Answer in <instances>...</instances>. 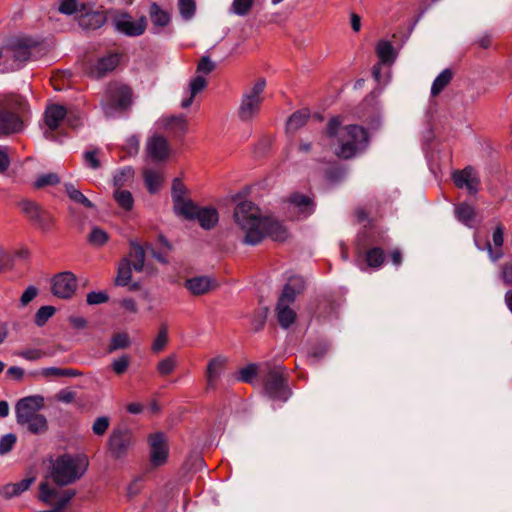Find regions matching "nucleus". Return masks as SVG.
<instances>
[{
  "label": "nucleus",
  "instance_id": "nucleus-1",
  "mask_svg": "<svg viewBox=\"0 0 512 512\" xmlns=\"http://www.w3.org/2000/svg\"><path fill=\"white\" fill-rule=\"evenodd\" d=\"M233 219L246 245L255 246L265 237L274 241H284L288 237V231L281 222L262 216L260 208L251 201L238 203L233 211Z\"/></svg>",
  "mask_w": 512,
  "mask_h": 512
},
{
  "label": "nucleus",
  "instance_id": "nucleus-2",
  "mask_svg": "<svg viewBox=\"0 0 512 512\" xmlns=\"http://www.w3.org/2000/svg\"><path fill=\"white\" fill-rule=\"evenodd\" d=\"M331 146L338 157L349 159L364 151L368 146L366 130L358 125L342 126L339 117L330 119L326 131Z\"/></svg>",
  "mask_w": 512,
  "mask_h": 512
},
{
  "label": "nucleus",
  "instance_id": "nucleus-3",
  "mask_svg": "<svg viewBox=\"0 0 512 512\" xmlns=\"http://www.w3.org/2000/svg\"><path fill=\"white\" fill-rule=\"evenodd\" d=\"M44 405L42 396H28L20 399L15 407L16 422L33 434L47 430V419L39 413Z\"/></svg>",
  "mask_w": 512,
  "mask_h": 512
},
{
  "label": "nucleus",
  "instance_id": "nucleus-4",
  "mask_svg": "<svg viewBox=\"0 0 512 512\" xmlns=\"http://www.w3.org/2000/svg\"><path fill=\"white\" fill-rule=\"evenodd\" d=\"M88 467V460L82 455H62L51 466L50 477L59 486L71 484L81 478Z\"/></svg>",
  "mask_w": 512,
  "mask_h": 512
},
{
  "label": "nucleus",
  "instance_id": "nucleus-5",
  "mask_svg": "<svg viewBox=\"0 0 512 512\" xmlns=\"http://www.w3.org/2000/svg\"><path fill=\"white\" fill-rule=\"evenodd\" d=\"M304 289L301 277H291L284 286L276 306L277 320L284 329L289 328L296 320V312L291 308L296 296Z\"/></svg>",
  "mask_w": 512,
  "mask_h": 512
},
{
  "label": "nucleus",
  "instance_id": "nucleus-6",
  "mask_svg": "<svg viewBox=\"0 0 512 512\" xmlns=\"http://www.w3.org/2000/svg\"><path fill=\"white\" fill-rule=\"evenodd\" d=\"M38 45L29 38H15L6 46L3 71H15L36 58Z\"/></svg>",
  "mask_w": 512,
  "mask_h": 512
},
{
  "label": "nucleus",
  "instance_id": "nucleus-7",
  "mask_svg": "<svg viewBox=\"0 0 512 512\" xmlns=\"http://www.w3.org/2000/svg\"><path fill=\"white\" fill-rule=\"evenodd\" d=\"M0 110V135H8L23 130L24 122L19 113L26 108V101L18 95H7Z\"/></svg>",
  "mask_w": 512,
  "mask_h": 512
},
{
  "label": "nucleus",
  "instance_id": "nucleus-8",
  "mask_svg": "<svg viewBox=\"0 0 512 512\" xmlns=\"http://www.w3.org/2000/svg\"><path fill=\"white\" fill-rule=\"evenodd\" d=\"M265 87L266 80L260 78L244 91L238 109V115L242 121H251L258 115L264 100L263 94Z\"/></svg>",
  "mask_w": 512,
  "mask_h": 512
},
{
  "label": "nucleus",
  "instance_id": "nucleus-9",
  "mask_svg": "<svg viewBox=\"0 0 512 512\" xmlns=\"http://www.w3.org/2000/svg\"><path fill=\"white\" fill-rule=\"evenodd\" d=\"M59 11L65 15L78 17L80 26L85 29H97L104 23L100 13L89 11L85 3H79L77 0H61Z\"/></svg>",
  "mask_w": 512,
  "mask_h": 512
},
{
  "label": "nucleus",
  "instance_id": "nucleus-10",
  "mask_svg": "<svg viewBox=\"0 0 512 512\" xmlns=\"http://www.w3.org/2000/svg\"><path fill=\"white\" fill-rule=\"evenodd\" d=\"M145 251L137 243H131L129 255L124 258L117 271L115 284L117 286H126L132 276V270L141 272L144 269Z\"/></svg>",
  "mask_w": 512,
  "mask_h": 512
},
{
  "label": "nucleus",
  "instance_id": "nucleus-11",
  "mask_svg": "<svg viewBox=\"0 0 512 512\" xmlns=\"http://www.w3.org/2000/svg\"><path fill=\"white\" fill-rule=\"evenodd\" d=\"M43 119V135L46 139L52 141H58L54 132L61 128L63 124H67L70 127L75 126L72 122V114L68 113V110L59 104L48 105L45 109Z\"/></svg>",
  "mask_w": 512,
  "mask_h": 512
},
{
  "label": "nucleus",
  "instance_id": "nucleus-12",
  "mask_svg": "<svg viewBox=\"0 0 512 512\" xmlns=\"http://www.w3.org/2000/svg\"><path fill=\"white\" fill-rule=\"evenodd\" d=\"M22 214L42 232L50 231L55 223L52 214L43 209L37 202L30 199H22L18 202Z\"/></svg>",
  "mask_w": 512,
  "mask_h": 512
},
{
  "label": "nucleus",
  "instance_id": "nucleus-13",
  "mask_svg": "<svg viewBox=\"0 0 512 512\" xmlns=\"http://www.w3.org/2000/svg\"><path fill=\"white\" fill-rule=\"evenodd\" d=\"M74 495L73 490H61L48 481L42 482L39 487V499L52 508L40 512H61Z\"/></svg>",
  "mask_w": 512,
  "mask_h": 512
},
{
  "label": "nucleus",
  "instance_id": "nucleus-14",
  "mask_svg": "<svg viewBox=\"0 0 512 512\" xmlns=\"http://www.w3.org/2000/svg\"><path fill=\"white\" fill-rule=\"evenodd\" d=\"M264 390L266 395L272 400L285 402L290 397L285 379L282 373V367L271 368L267 374Z\"/></svg>",
  "mask_w": 512,
  "mask_h": 512
},
{
  "label": "nucleus",
  "instance_id": "nucleus-15",
  "mask_svg": "<svg viewBox=\"0 0 512 512\" xmlns=\"http://www.w3.org/2000/svg\"><path fill=\"white\" fill-rule=\"evenodd\" d=\"M112 22L118 32L130 37L142 35L147 27L146 17L142 16L138 20H134L126 12L115 13Z\"/></svg>",
  "mask_w": 512,
  "mask_h": 512
},
{
  "label": "nucleus",
  "instance_id": "nucleus-16",
  "mask_svg": "<svg viewBox=\"0 0 512 512\" xmlns=\"http://www.w3.org/2000/svg\"><path fill=\"white\" fill-rule=\"evenodd\" d=\"M107 96L110 104L104 105L103 110L106 116L113 115L112 108L126 109L130 106L132 100L131 89L123 84H112L107 90Z\"/></svg>",
  "mask_w": 512,
  "mask_h": 512
},
{
  "label": "nucleus",
  "instance_id": "nucleus-17",
  "mask_svg": "<svg viewBox=\"0 0 512 512\" xmlns=\"http://www.w3.org/2000/svg\"><path fill=\"white\" fill-rule=\"evenodd\" d=\"M133 444L132 434L125 428L114 429L108 439V449L114 458L126 456Z\"/></svg>",
  "mask_w": 512,
  "mask_h": 512
},
{
  "label": "nucleus",
  "instance_id": "nucleus-18",
  "mask_svg": "<svg viewBox=\"0 0 512 512\" xmlns=\"http://www.w3.org/2000/svg\"><path fill=\"white\" fill-rule=\"evenodd\" d=\"M187 189L179 178L172 182L171 197L176 214L181 216H191L195 210V204L186 198Z\"/></svg>",
  "mask_w": 512,
  "mask_h": 512
},
{
  "label": "nucleus",
  "instance_id": "nucleus-19",
  "mask_svg": "<svg viewBox=\"0 0 512 512\" xmlns=\"http://www.w3.org/2000/svg\"><path fill=\"white\" fill-rule=\"evenodd\" d=\"M76 289L77 278L70 271L61 272L52 279V293L58 298L68 299L73 296Z\"/></svg>",
  "mask_w": 512,
  "mask_h": 512
},
{
  "label": "nucleus",
  "instance_id": "nucleus-20",
  "mask_svg": "<svg viewBox=\"0 0 512 512\" xmlns=\"http://www.w3.org/2000/svg\"><path fill=\"white\" fill-rule=\"evenodd\" d=\"M146 150L149 157L155 162L166 160L171 153L168 140L158 134L152 135L148 138Z\"/></svg>",
  "mask_w": 512,
  "mask_h": 512
},
{
  "label": "nucleus",
  "instance_id": "nucleus-21",
  "mask_svg": "<svg viewBox=\"0 0 512 512\" xmlns=\"http://www.w3.org/2000/svg\"><path fill=\"white\" fill-rule=\"evenodd\" d=\"M453 181L458 188H465L470 194H475L479 187V177L474 168L468 166L453 173Z\"/></svg>",
  "mask_w": 512,
  "mask_h": 512
},
{
  "label": "nucleus",
  "instance_id": "nucleus-22",
  "mask_svg": "<svg viewBox=\"0 0 512 512\" xmlns=\"http://www.w3.org/2000/svg\"><path fill=\"white\" fill-rule=\"evenodd\" d=\"M186 219H197L203 229L210 230L216 226L219 221V215L216 208L212 206L199 207L195 205V210L191 216H183Z\"/></svg>",
  "mask_w": 512,
  "mask_h": 512
},
{
  "label": "nucleus",
  "instance_id": "nucleus-23",
  "mask_svg": "<svg viewBox=\"0 0 512 512\" xmlns=\"http://www.w3.org/2000/svg\"><path fill=\"white\" fill-rule=\"evenodd\" d=\"M289 209L297 218H307L314 212V203L309 196L294 193L289 198Z\"/></svg>",
  "mask_w": 512,
  "mask_h": 512
},
{
  "label": "nucleus",
  "instance_id": "nucleus-24",
  "mask_svg": "<svg viewBox=\"0 0 512 512\" xmlns=\"http://www.w3.org/2000/svg\"><path fill=\"white\" fill-rule=\"evenodd\" d=\"M149 444L152 463L156 466L165 463L168 456V447L163 434L156 433L152 435L149 439Z\"/></svg>",
  "mask_w": 512,
  "mask_h": 512
},
{
  "label": "nucleus",
  "instance_id": "nucleus-25",
  "mask_svg": "<svg viewBox=\"0 0 512 512\" xmlns=\"http://www.w3.org/2000/svg\"><path fill=\"white\" fill-rule=\"evenodd\" d=\"M216 281L209 276H196L185 281V288L194 296L208 293L216 287Z\"/></svg>",
  "mask_w": 512,
  "mask_h": 512
},
{
  "label": "nucleus",
  "instance_id": "nucleus-26",
  "mask_svg": "<svg viewBox=\"0 0 512 512\" xmlns=\"http://www.w3.org/2000/svg\"><path fill=\"white\" fill-rule=\"evenodd\" d=\"M156 125L159 129L168 130L174 135H181L187 131V119L183 115L162 116Z\"/></svg>",
  "mask_w": 512,
  "mask_h": 512
},
{
  "label": "nucleus",
  "instance_id": "nucleus-27",
  "mask_svg": "<svg viewBox=\"0 0 512 512\" xmlns=\"http://www.w3.org/2000/svg\"><path fill=\"white\" fill-rule=\"evenodd\" d=\"M119 61L120 56L118 54H109L100 58L95 64H93L89 73L95 78H101L113 71L119 64Z\"/></svg>",
  "mask_w": 512,
  "mask_h": 512
},
{
  "label": "nucleus",
  "instance_id": "nucleus-28",
  "mask_svg": "<svg viewBox=\"0 0 512 512\" xmlns=\"http://www.w3.org/2000/svg\"><path fill=\"white\" fill-rule=\"evenodd\" d=\"M206 85L207 81L203 76L197 75L193 77L189 82L188 88L184 91L181 107L185 109L191 106L196 95L203 91Z\"/></svg>",
  "mask_w": 512,
  "mask_h": 512
},
{
  "label": "nucleus",
  "instance_id": "nucleus-29",
  "mask_svg": "<svg viewBox=\"0 0 512 512\" xmlns=\"http://www.w3.org/2000/svg\"><path fill=\"white\" fill-rule=\"evenodd\" d=\"M227 362V358L222 355H218L212 358L207 365L206 369V379L209 387H213L215 381L221 375L225 365Z\"/></svg>",
  "mask_w": 512,
  "mask_h": 512
},
{
  "label": "nucleus",
  "instance_id": "nucleus-30",
  "mask_svg": "<svg viewBox=\"0 0 512 512\" xmlns=\"http://www.w3.org/2000/svg\"><path fill=\"white\" fill-rule=\"evenodd\" d=\"M493 244L496 249H492L491 244L487 243L486 248L489 258L492 262L498 261L503 256L501 247L504 243V230L501 225L497 226L492 235Z\"/></svg>",
  "mask_w": 512,
  "mask_h": 512
},
{
  "label": "nucleus",
  "instance_id": "nucleus-31",
  "mask_svg": "<svg viewBox=\"0 0 512 512\" xmlns=\"http://www.w3.org/2000/svg\"><path fill=\"white\" fill-rule=\"evenodd\" d=\"M134 179V170L131 166L117 169L112 176L113 189H125Z\"/></svg>",
  "mask_w": 512,
  "mask_h": 512
},
{
  "label": "nucleus",
  "instance_id": "nucleus-32",
  "mask_svg": "<svg viewBox=\"0 0 512 512\" xmlns=\"http://www.w3.org/2000/svg\"><path fill=\"white\" fill-rule=\"evenodd\" d=\"M376 53L381 64H392L396 59V51L390 41L380 40L376 45Z\"/></svg>",
  "mask_w": 512,
  "mask_h": 512
},
{
  "label": "nucleus",
  "instance_id": "nucleus-33",
  "mask_svg": "<svg viewBox=\"0 0 512 512\" xmlns=\"http://www.w3.org/2000/svg\"><path fill=\"white\" fill-rule=\"evenodd\" d=\"M144 182L151 194L157 193L164 181L162 172L154 169H145L143 172Z\"/></svg>",
  "mask_w": 512,
  "mask_h": 512
},
{
  "label": "nucleus",
  "instance_id": "nucleus-34",
  "mask_svg": "<svg viewBox=\"0 0 512 512\" xmlns=\"http://www.w3.org/2000/svg\"><path fill=\"white\" fill-rule=\"evenodd\" d=\"M113 199L117 206L125 211L129 212L134 207V197L129 190L126 189H113Z\"/></svg>",
  "mask_w": 512,
  "mask_h": 512
},
{
  "label": "nucleus",
  "instance_id": "nucleus-35",
  "mask_svg": "<svg viewBox=\"0 0 512 512\" xmlns=\"http://www.w3.org/2000/svg\"><path fill=\"white\" fill-rule=\"evenodd\" d=\"M455 215L456 218L468 227L473 226L474 217H475V209L467 204L461 203L455 207Z\"/></svg>",
  "mask_w": 512,
  "mask_h": 512
},
{
  "label": "nucleus",
  "instance_id": "nucleus-36",
  "mask_svg": "<svg viewBox=\"0 0 512 512\" xmlns=\"http://www.w3.org/2000/svg\"><path fill=\"white\" fill-rule=\"evenodd\" d=\"M150 19L153 25L158 27H165L170 22V15L167 11L163 10L158 4L152 3L149 9Z\"/></svg>",
  "mask_w": 512,
  "mask_h": 512
},
{
  "label": "nucleus",
  "instance_id": "nucleus-37",
  "mask_svg": "<svg viewBox=\"0 0 512 512\" xmlns=\"http://www.w3.org/2000/svg\"><path fill=\"white\" fill-rule=\"evenodd\" d=\"M179 364V357L176 353H172L160 360L157 364V371L162 376L171 374Z\"/></svg>",
  "mask_w": 512,
  "mask_h": 512
},
{
  "label": "nucleus",
  "instance_id": "nucleus-38",
  "mask_svg": "<svg viewBox=\"0 0 512 512\" xmlns=\"http://www.w3.org/2000/svg\"><path fill=\"white\" fill-rule=\"evenodd\" d=\"M65 192L67 193L68 197L75 203L81 204L86 208H93V203L80 191L78 190L73 184L66 183L65 184Z\"/></svg>",
  "mask_w": 512,
  "mask_h": 512
},
{
  "label": "nucleus",
  "instance_id": "nucleus-39",
  "mask_svg": "<svg viewBox=\"0 0 512 512\" xmlns=\"http://www.w3.org/2000/svg\"><path fill=\"white\" fill-rule=\"evenodd\" d=\"M452 79V72L449 69L443 70L433 81L431 87L432 96H437L449 84Z\"/></svg>",
  "mask_w": 512,
  "mask_h": 512
},
{
  "label": "nucleus",
  "instance_id": "nucleus-40",
  "mask_svg": "<svg viewBox=\"0 0 512 512\" xmlns=\"http://www.w3.org/2000/svg\"><path fill=\"white\" fill-rule=\"evenodd\" d=\"M131 344L130 338L127 333H117L112 336L110 343L107 347V352L112 353L119 349H125Z\"/></svg>",
  "mask_w": 512,
  "mask_h": 512
},
{
  "label": "nucleus",
  "instance_id": "nucleus-41",
  "mask_svg": "<svg viewBox=\"0 0 512 512\" xmlns=\"http://www.w3.org/2000/svg\"><path fill=\"white\" fill-rule=\"evenodd\" d=\"M308 114L305 111H297L293 113L287 121V131L296 132L299 128L305 125Z\"/></svg>",
  "mask_w": 512,
  "mask_h": 512
},
{
  "label": "nucleus",
  "instance_id": "nucleus-42",
  "mask_svg": "<svg viewBox=\"0 0 512 512\" xmlns=\"http://www.w3.org/2000/svg\"><path fill=\"white\" fill-rule=\"evenodd\" d=\"M254 5V0H233L229 12L237 16H246Z\"/></svg>",
  "mask_w": 512,
  "mask_h": 512
},
{
  "label": "nucleus",
  "instance_id": "nucleus-43",
  "mask_svg": "<svg viewBox=\"0 0 512 512\" xmlns=\"http://www.w3.org/2000/svg\"><path fill=\"white\" fill-rule=\"evenodd\" d=\"M60 182V178L56 173H46L39 175L34 183L33 186L36 189L44 188L47 186H54L57 185Z\"/></svg>",
  "mask_w": 512,
  "mask_h": 512
},
{
  "label": "nucleus",
  "instance_id": "nucleus-44",
  "mask_svg": "<svg viewBox=\"0 0 512 512\" xmlns=\"http://www.w3.org/2000/svg\"><path fill=\"white\" fill-rule=\"evenodd\" d=\"M14 355L21 357L27 361H37L47 356L46 352L40 348H26L14 352Z\"/></svg>",
  "mask_w": 512,
  "mask_h": 512
},
{
  "label": "nucleus",
  "instance_id": "nucleus-45",
  "mask_svg": "<svg viewBox=\"0 0 512 512\" xmlns=\"http://www.w3.org/2000/svg\"><path fill=\"white\" fill-rule=\"evenodd\" d=\"M55 312L56 309L53 306L47 305L40 307L35 314V324L38 327L44 326Z\"/></svg>",
  "mask_w": 512,
  "mask_h": 512
},
{
  "label": "nucleus",
  "instance_id": "nucleus-46",
  "mask_svg": "<svg viewBox=\"0 0 512 512\" xmlns=\"http://www.w3.org/2000/svg\"><path fill=\"white\" fill-rule=\"evenodd\" d=\"M17 443V436L14 433H7L0 437V456L10 453Z\"/></svg>",
  "mask_w": 512,
  "mask_h": 512
},
{
  "label": "nucleus",
  "instance_id": "nucleus-47",
  "mask_svg": "<svg viewBox=\"0 0 512 512\" xmlns=\"http://www.w3.org/2000/svg\"><path fill=\"white\" fill-rule=\"evenodd\" d=\"M384 257V251L382 249H370L366 255L367 264L372 268H378L382 265Z\"/></svg>",
  "mask_w": 512,
  "mask_h": 512
},
{
  "label": "nucleus",
  "instance_id": "nucleus-48",
  "mask_svg": "<svg viewBox=\"0 0 512 512\" xmlns=\"http://www.w3.org/2000/svg\"><path fill=\"white\" fill-rule=\"evenodd\" d=\"M108 239L107 232L99 227H93L88 237L90 244L94 246H103Z\"/></svg>",
  "mask_w": 512,
  "mask_h": 512
},
{
  "label": "nucleus",
  "instance_id": "nucleus-49",
  "mask_svg": "<svg viewBox=\"0 0 512 512\" xmlns=\"http://www.w3.org/2000/svg\"><path fill=\"white\" fill-rule=\"evenodd\" d=\"M178 5L180 14L185 20H190L194 16L196 10L194 0H179Z\"/></svg>",
  "mask_w": 512,
  "mask_h": 512
},
{
  "label": "nucleus",
  "instance_id": "nucleus-50",
  "mask_svg": "<svg viewBox=\"0 0 512 512\" xmlns=\"http://www.w3.org/2000/svg\"><path fill=\"white\" fill-rule=\"evenodd\" d=\"M13 267V255L0 244V273L10 271Z\"/></svg>",
  "mask_w": 512,
  "mask_h": 512
},
{
  "label": "nucleus",
  "instance_id": "nucleus-51",
  "mask_svg": "<svg viewBox=\"0 0 512 512\" xmlns=\"http://www.w3.org/2000/svg\"><path fill=\"white\" fill-rule=\"evenodd\" d=\"M168 342V335H167V326L162 325L157 337L155 338L153 344H152V350L156 353L160 352L164 349Z\"/></svg>",
  "mask_w": 512,
  "mask_h": 512
},
{
  "label": "nucleus",
  "instance_id": "nucleus-52",
  "mask_svg": "<svg viewBox=\"0 0 512 512\" xmlns=\"http://www.w3.org/2000/svg\"><path fill=\"white\" fill-rule=\"evenodd\" d=\"M257 374V365L249 364L239 370L238 380L246 383H252Z\"/></svg>",
  "mask_w": 512,
  "mask_h": 512
},
{
  "label": "nucleus",
  "instance_id": "nucleus-53",
  "mask_svg": "<svg viewBox=\"0 0 512 512\" xmlns=\"http://www.w3.org/2000/svg\"><path fill=\"white\" fill-rule=\"evenodd\" d=\"M130 359L127 355H121L120 357L114 359L111 363L112 370L117 374L121 375L123 374L128 366H129Z\"/></svg>",
  "mask_w": 512,
  "mask_h": 512
},
{
  "label": "nucleus",
  "instance_id": "nucleus-54",
  "mask_svg": "<svg viewBox=\"0 0 512 512\" xmlns=\"http://www.w3.org/2000/svg\"><path fill=\"white\" fill-rule=\"evenodd\" d=\"M109 300V296L104 291L95 292L92 291L87 294L86 301L89 305H98L106 303Z\"/></svg>",
  "mask_w": 512,
  "mask_h": 512
},
{
  "label": "nucleus",
  "instance_id": "nucleus-55",
  "mask_svg": "<svg viewBox=\"0 0 512 512\" xmlns=\"http://www.w3.org/2000/svg\"><path fill=\"white\" fill-rule=\"evenodd\" d=\"M109 419L106 416L98 417L93 425H92V431L95 435L102 436L106 432V430L109 427Z\"/></svg>",
  "mask_w": 512,
  "mask_h": 512
},
{
  "label": "nucleus",
  "instance_id": "nucleus-56",
  "mask_svg": "<svg viewBox=\"0 0 512 512\" xmlns=\"http://www.w3.org/2000/svg\"><path fill=\"white\" fill-rule=\"evenodd\" d=\"M140 139L137 135H131L127 138L124 149L130 156L136 155L139 151Z\"/></svg>",
  "mask_w": 512,
  "mask_h": 512
},
{
  "label": "nucleus",
  "instance_id": "nucleus-57",
  "mask_svg": "<svg viewBox=\"0 0 512 512\" xmlns=\"http://www.w3.org/2000/svg\"><path fill=\"white\" fill-rule=\"evenodd\" d=\"M37 295L38 288L33 285L28 286L20 297V305L22 307L27 306L31 301L35 299Z\"/></svg>",
  "mask_w": 512,
  "mask_h": 512
},
{
  "label": "nucleus",
  "instance_id": "nucleus-58",
  "mask_svg": "<svg viewBox=\"0 0 512 512\" xmlns=\"http://www.w3.org/2000/svg\"><path fill=\"white\" fill-rule=\"evenodd\" d=\"M215 67L214 62L209 57H202L197 66V72L203 74H209Z\"/></svg>",
  "mask_w": 512,
  "mask_h": 512
},
{
  "label": "nucleus",
  "instance_id": "nucleus-59",
  "mask_svg": "<svg viewBox=\"0 0 512 512\" xmlns=\"http://www.w3.org/2000/svg\"><path fill=\"white\" fill-rule=\"evenodd\" d=\"M85 163L92 169L96 170L100 167V161L95 151H86L83 155Z\"/></svg>",
  "mask_w": 512,
  "mask_h": 512
},
{
  "label": "nucleus",
  "instance_id": "nucleus-60",
  "mask_svg": "<svg viewBox=\"0 0 512 512\" xmlns=\"http://www.w3.org/2000/svg\"><path fill=\"white\" fill-rule=\"evenodd\" d=\"M10 165V158L8 155V148L0 146V173L5 172Z\"/></svg>",
  "mask_w": 512,
  "mask_h": 512
},
{
  "label": "nucleus",
  "instance_id": "nucleus-61",
  "mask_svg": "<svg viewBox=\"0 0 512 512\" xmlns=\"http://www.w3.org/2000/svg\"><path fill=\"white\" fill-rule=\"evenodd\" d=\"M33 482H34V478L33 477H29V478L22 479L21 481L16 482V483H12V484L15 487L16 493L19 496L23 492L28 490Z\"/></svg>",
  "mask_w": 512,
  "mask_h": 512
},
{
  "label": "nucleus",
  "instance_id": "nucleus-62",
  "mask_svg": "<svg viewBox=\"0 0 512 512\" xmlns=\"http://www.w3.org/2000/svg\"><path fill=\"white\" fill-rule=\"evenodd\" d=\"M0 496L5 499H11L13 497L18 496L16 493L15 487L12 483H7L0 487Z\"/></svg>",
  "mask_w": 512,
  "mask_h": 512
},
{
  "label": "nucleus",
  "instance_id": "nucleus-63",
  "mask_svg": "<svg viewBox=\"0 0 512 512\" xmlns=\"http://www.w3.org/2000/svg\"><path fill=\"white\" fill-rule=\"evenodd\" d=\"M40 374L43 377H63V369L57 367H46L41 369Z\"/></svg>",
  "mask_w": 512,
  "mask_h": 512
},
{
  "label": "nucleus",
  "instance_id": "nucleus-64",
  "mask_svg": "<svg viewBox=\"0 0 512 512\" xmlns=\"http://www.w3.org/2000/svg\"><path fill=\"white\" fill-rule=\"evenodd\" d=\"M502 277L506 284H512V264L503 267Z\"/></svg>",
  "mask_w": 512,
  "mask_h": 512
}]
</instances>
